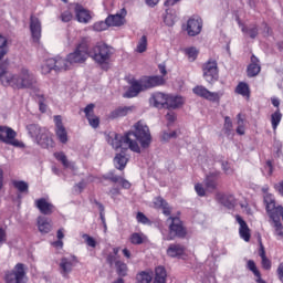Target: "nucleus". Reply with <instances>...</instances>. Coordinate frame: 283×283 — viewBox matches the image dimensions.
<instances>
[{"mask_svg": "<svg viewBox=\"0 0 283 283\" xmlns=\"http://www.w3.org/2000/svg\"><path fill=\"white\" fill-rule=\"evenodd\" d=\"M151 132L149 126L143 120H138L133 125V129L120 135L118 133H109L107 143L116 151L118 149H130L135 154H140L142 149H149L151 146Z\"/></svg>", "mask_w": 283, "mask_h": 283, "instance_id": "nucleus-1", "label": "nucleus"}, {"mask_svg": "<svg viewBox=\"0 0 283 283\" xmlns=\"http://www.w3.org/2000/svg\"><path fill=\"white\" fill-rule=\"evenodd\" d=\"M112 54H114L112 46L105 43H97L88 50V56L93 59L102 70H105V72L109 70V60L112 59Z\"/></svg>", "mask_w": 283, "mask_h": 283, "instance_id": "nucleus-2", "label": "nucleus"}, {"mask_svg": "<svg viewBox=\"0 0 283 283\" xmlns=\"http://www.w3.org/2000/svg\"><path fill=\"white\" fill-rule=\"evenodd\" d=\"M29 135L31 138H35V142L42 147V149H50L54 147V140L52 139V134L48 128H41L36 124H30L27 126Z\"/></svg>", "mask_w": 283, "mask_h": 283, "instance_id": "nucleus-3", "label": "nucleus"}, {"mask_svg": "<svg viewBox=\"0 0 283 283\" xmlns=\"http://www.w3.org/2000/svg\"><path fill=\"white\" fill-rule=\"evenodd\" d=\"M36 85V77L30 70L23 67L20 73L15 75L14 88L15 90H32Z\"/></svg>", "mask_w": 283, "mask_h": 283, "instance_id": "nucleus-4", "label": "nucleus"}, {"mask_svg": "<svg viewBox=\"0 0 283 283\" xmlns=\"http://www.w3.org/2000/svg\"><path fill=\"white\" fill-rule=\"evenodd\" d=\"M166 222L169 223V238L167 240H175L176 238H187V229L182 226V221L178 217H169Z\"/></svg>", "mask_w": 283, "mask_h": 283, "instance_id": "nucleus-5", "label": "nucleus"}, {"mask_svg": "<svg viewBox=\"0 0 283 283\" xmlns=\"http://www.w3.org/2000/svg\"><path fill=\"white\" fill-rule=\"evenodd\" d=\"M202 72L205 81L210 83V85H213V83L218 82V78H220L218 62L216 60H209L206 62L202 66Z\"/></svg>", "mask_w": 283, "mask_h": 283, "instance_id": "nucleus-6", "label": "nucleus"}, {"mask_svg": "<svg viewBox=\"0 0 283 283\" xmlns=\"http://www.w3.org/2000/svg\"><path fill=\"white\" fill-rule=\"evenodd\" d=\"M67 56L71 65H74V63H85L87 56H90V48H87V43H80L74 52L70 53Z\"/></svg>", "mask_w": 283, "mask_h": 283, "instance_id": "nucleus-7", "label": "nucleus"}, {"mask_svg": "<svg viewBox=\"0 0 283 283\" xmlns=\"http://www.w3.org/2000/svg\"><path fill=\"white\" fill-rule=\"evenodd\" d=\"M25 265L23 263L15 264L12 271H8L4 275L6 283H25Z\"/></svg>", "mask_w": 283, "mask_h": 283, "instance_id": "nucleus-8", "label": "nucleus"}, {"mask_svg": "<svg viewBox=\"0 0 283 283\" xmlns=\"http://www.w3.org/2000/svg\"><path fill=\"white\" fill-rule=\"evenodd\" d=\"M0 142L12 147H23V143L17 139V132L8 126H0ZM6 134V136H3Z\"/></svg>", "mask_w": 283, "mask_h": 283, "instance_id": "nucleus-9", "label": "nucleus"}, {"mask_svg": "<svg viewBox=\"0 0 283 283\" xmlns=\"http://www.w3.org/2000/svg\"><path fill=\"white\" fill-rule=\"evenodd\" d=\"M17 75L8 72V60L0 61V82L3 87H13Z\"/></svg>", "mask_w": 283, "mask_h": 283, "instance_id": "nucleus-10", "label": "nucleus"}, {"mask_svg": "<svg viewBox=\"0 0 283 283\" xmlns=\"http://www.w3.org/2000/svg\"><path fill=\"white\" fill-rule=\"evenodd\" d=\"M70 65L72 64H70L69 57H55L46 61V67H49V70H55V72H65L70 70Z\"/></svg>", "mask_w": 283, "mask_h": 283, "instance_id": "nucleus-11", "label": "nucleus"}, {"mask_svg": "<svg viewBox=\"0 0 283 283\" xmlns=\"http://www.w3.org/2000/svg\"><path fill=\"white\" fill-rule=\"evenodd\" d=\"M188 36H198L202 32V18H190L186 28Z\"/></svg>", "mask_w": 283, "mask_h": 283, "instance_id": "nucleus-12", "label": "nucleus"}, {"mask_svg": "<svg viewBox=\"0 0 283 283\" xmlns=\"http://www.w3.org/2000/svg\"><path fill=\"white\" fill-rule=\"evenodd\" d=\"M167 97L168 94L156 92L149 97L150 107H156V109H167Z\"/></svg>", "mask_w": 283, "mask_h": 283, "instance_id": "nucleus-13", "label": "nucleus"}, {"mask_svg": "<svg viewBox=\"0 0 283 283\" xmlns=\"http://www.w3.org/2000/svg\"><path fill=\"white\" fill-rule=\"evenodd\" d=\"M126 17H127V10L123 8L116 14L108 15L106 18V23H108L111 28H120V25H125Z\"/></svg>", "mask_w": 283, "mask_h": 283, "instance_id": "nucleus-14", "label": "nucleus"}, {"mask_svg": "<svg viewBox=\"0 0 283 283\" xmlns=\"http://www.w3.org/2000/svg\"><path fill=\"white\" fill-rule=\"evenodd\" d=\"M218 180H220V171H213L206 175L203 185L207 191H210V193L218 191Z\"/></svg>", "mask_w": 283, "mask_h": 283, "instance_id": "nucleus-15", "label": "nucleus"}, {"mask_svg": "<svg viewBox=\"0 0 283 283\" xmlns=\"http://www.w3.org/2000/svg\"><path fill=\"white\" fill-rule=\"evenodd\" d=\"M142 88L145 91L151 90V87H158V85H165V77L160 75L149 76L139 81Z\"/></svg>", "mask_w": 283, "mask_h": 283, "instance_id": "nucleus-16", "label": "nucleus"}, {"mask_svg": "<svg viewBox=\"0 0 283 283\" xmlns=\"http://www.w3.org/2000/svg\"><path fill=\"white\" fill-rule=\"evenodd\" d=\"M192 92L193 94H196V96H200V98H206V101H212V103H216V101H220L219 93L210 92L205 86H196Z\"/></svg>", "mask_w": 283, "mask_h": 283, "instance_id": "nucleus-17", "label": "nucleus"}, {"mask_svg": "<svg viewBox=\"0 0 283 283\" xmlns=\"http://www.w3.org/2000/svg\"><path fill=\"white\" fill-rule=\"evenodd\" d=\"M30 32L34 43H39L41 41V20L34 14L30 17Z\"/></svg>", "mask_w": 283, "mask_h": 283, "instance_id": "nucleus-18", "label": "nucleus"}, {"mask_svg": "<svg viewBox=\"0 0 283 283\" xmlns=\"http://www.w3.org/2000/svg\"><path fill=\"white\" fill-rule=\"evenodd\" d=\"M235 220L239 224V235L244 240V242L251 241V229H249V224H247V221L240 217V214L235 216Z\"/></svg>", "mask_w": 283, "mask_h": 283, "instance_id": "nucleus-19", "label": "nucleus"}, {"mask_svg": "<svg viewBox=\"0 0 283 283\" xmlns=\"http://www.w3.org/2000/svg\"><path fill=\"white\" fill-rule=\"evenodd\" d=\"M35 207L43 216H52L54 213V205L48 202L45 198L36 199Z\"/></svg>", "mask_w": 283, "mask_h": 283, "instance_id": "nucleus-20", "label": "nucleus"}, {"mask_svg": "<svg viewBox=\"0 0 283 283\" xmlns=\"http://www.w3.org/2000/svg\"><path fill=\"white\" fill-rule=\"evenodd\" d=\"M74 11H75V17L78 23H90V21L92 20V15H90V11L84 9L83 6L75 3Z\"/></svg>", "mask_w": 283, "mask_h": 283, "instance_id": "nucleus-21", "label": "nucleus"}, {"mask_svg": "<svg viewBox=\"0 0 283 283\" xmlns=\"http://www.w3.org/2000/svg\"><path fill=\"white\" fill-rule=\"evenodd\" d=\"M140 92H144L143 85L140 84V81L134 80L130 82V86L127 90V92L124 93V98H136L140 94Z\"/></svg>", "mask_w": 283, "mask_h": 283, "instance_id": "nucleus-22", "label": "nucleus"}, {"mask_svg": "<svg viewBox=\"0 0 283 283\" xmlns=\"http://www.w3.org/2000/svg\"><path fill=\"white\" fill-rule=\"evenodd\" d=\"M120 153L116 154L114 157V165L115 168L119 171H123L125 167H127V163H129V159L127 158V149L120 148Z\"/></svg>", "mask_w": 283, "mask_h": 283, "instance_id": "nucleus-23", "label": "nucleus"}, {"mask_svg": "<svg viewBox=\"0 0 283 283\" xmlns=\"http://www.w3.org/2000/svg\"><path fill=\"white\" fill-rule=\"evenodd\" d=\"M187 248L180 243H172L166 250V253L169 258H182Z\"/></svg>", "mask_w": 283, "mask_h": 283, "instance_id": "nucleus-24", "label": "nucleus"}, {"mask_svg": "<svg viewBox=\"0 0 283 283\" xmlns=\"http://www.w3.org/2000/svg\"><path fill=\"white\" fill-rule=\"evenodd\" d=\"M185 105V98L182 96L168 95L166 102V109H178Z\"/></svg>", "mask_w": 283, "mask_h": 283, "instance_id": "nucleus-25", "label": "nucleus"}, {"mask_svg": "<svg viewBox=\"0 0 283 283\" xmlns=\"http://www.w3.org/2000/svg\"><path fill=\"white\" fill-rule=\"evenodd\" d=\"M241 25V32L245 34V36H249L250 39H258V35L260 34V27L256 23H251L249 25L240 24Z\"/></svg>", "mask_w": 283, "mask_h": 283, "instance_id": "nucleus-26", "label": "nucleus"}, {"mask_svg": "<svg viewBox=\"0 0 283 283\" xmlns=\"http://www.w3.org/2000/svg\"><path fill=\"white\" fill-rule=\"evenodd\" d=\"M219 202L227 207V209H234L237 205L235 197L233 195H218Z\"/></svg>", "mask_w": 283, "mask_h": 283, "instance_id": "nucleus-27", "label": "nucleus"}, {"mask_svg": "<svg viewBox=\"0 0 283 283\" xmlns=\"http://www.w3.org/2000/svg\"><path fill=\"white\" fill-rule=\"evenodd\" d=\"M129 112H134V106H119L111 112L109 118H123V116H127Z\"/></svg>", "mask_w": 283, "mask_h": 283, "instance_id": "nucleus-28", "label": "nucleus"}, {"mask_svg": "<svg viewBox=\"0 0 283 283\" xmlns=\"http://www.w3.org/2000/svg\"><path fill=\"white\" fill-rule=\"evenodd\" d=\"M154 206L156 207V209H163L164 216L166 217L171 216V208L163 197L155 198Z\"/></svg>", "mask_w": 283, "mask_h": 283, "instance_id": "nucleus-29", "label": "nucleus"}, {"mask_svg": "<svg viewBox=\"0 0 283 283\" xmlns=\"http://www.w3.org/2000/svg\"><path fill=\"white\" fill-rule=\"evenodd\" d=\"M270 220L273 222L274 235L277 238H283V224L280 220V217L275 216V213L269 214Z\"/></svg>", "mask_w": 283, "mask_h": 283, "instance_id": "nucleus-30", "label": "nucleus"}, {"mask_svg": "<svg viewBox=\"0 0 283 283\" xmlns=\"http://www.w3.org/2000/svg\"><path fill=\"white\" fill-rule=\"evenodd\" d=\"M74 269V264L70 259L62 258L60 262V273L63 275V277H67L70 275V272Z\"/></svg>", "mask_w": 283, "mask_h": 283, "instance_id": "nucleus-31", "label": "nucleus"}, {"mask_svg": "<svg viewBox=\"0 0 283 283\" xmlns=\"http://www.w3.org/2000/svg\"><path fill=\"white\" fill-rule=\"evenodd\" d=\"M38 229L40 233H50L52 231V222L45 217H39Z\"/></svg>", "mask_w": 283, "mask_h": 283, "instance_id": "nucleus-32", "label": "nucleus"}, {"mask_svg": "<svg viewBox=\"0 0 283 283\" xmlns=\"http://www.w3.org/2000/svg\"><path fill=\"white\" fill-rule=\"evenodd\" d=\"M130 244L139 247L140 244H145L147 242V235L143 232H134L129 237Z\"/></svg>", "mask_w": 283, "mask_h": 283, "instance_id": "nucleus-33", "label": "nucleus"}, {"mask_svg": "<svg viewBox=\"0 0 283 283\" xmlns=\"http://www.w3.org/2000/svg\"><path fill=\"white\" fill-rule=\"evenodd\" d=\"M155 283H166L167 282V270L165 266L159 265L155 269Z\"/></svg>", "mask_w": 283, "mask_h": 283, "instance_id": "nucleus-34", "label": "nucleus"}, {"mask_svg": "<svg viewBox=\"0 0 283 283\" xmlns=\"http://www.w3.org/2000/svg\"><path fill=\"white\" fill-rule=\"evenodd\" d=\"M235 94L249 98L251 96V88L245 82H240L235 87Z\"/></svg>", "mask_w": 283, "mask_h": 283, "instance_id": "nucleus-35", "label": "nucleus"}, {"mask_svg": "<svg viewBox=\"0 0 283 283\" xmlns=\"http://www.w3.org/2000/svg\"><path fill=\"white\" fill-rule=\"evenodd\" d=\"M115 268H116V273L117 275H119V277H126L127 271H129V269L127 268V263L120 260H117L115 262Z\"/></svg>", "mask_w": 283, "mask_h": 283, "instance_id": "nucleus-36", "label": "nucleus"}, {"mask_svg": "<svg viewBox=\"0 0 283 283\" xmlns=\"http://www.w3.org/2000/svg\"><path fill=\"white\" fill-rule=\"evenodd\" d=\"M151 280H154V276L147 271H142L136 275L137 283H151Z\"/></svg>", "mask_w": 283, "mask_h": 283, "instance_id": "nucleus-37", "label": "nucleus"}, {"mask_svg": "<svg viewBox=\"0 0 283 283\" xmlns=\"http://www.w3.org/2000/svg\"><path fill=\"white\" fill-rule=\"evenodd\" d=\"M55 135L62 145L67 143V130L65 129V126L55 128Z\"/></svg>", "mask_w": 283, "mask_h": 283, "instance_id": "nucleus-38", "label": "nucleus"}, {"mask_svg": "<svg viewBox=\"0 0 283 283\" xmlns=\"http://www.w3.org/2000/svg\"><path fill=\"white\" fill-rule=\"evenodd\" d=\"M282 122V113L280 112V108H277L272 115H271V124L272 129H277V125Z\"/></svg>", "mask_w": 283, "mask_h": 283, "instance_id": "nucleus-39", "label": "nucleus"}, {"mask_svg": "<svg viewBox=\"0 0 283 283\" xmlns=\"http://www.w3.org/2000/svg\"><path fill=\"white\" fill-rule=\"evenodd\" d=\"M13 187L15 189H18V191L20 193H28L30 186L28 185V182L23 181V180H14L13 181Z\"/></svg>", "mask_w": 283, "mask_h": 283, "instance_id": "nucleus-40", "label": "nucleus"}, {"mask_svg": "<svg viewBox=\"0 0 283 283\" xmlns=\"http://www.w3.org/2000/svg\"><path fill=\"white\" fill-rule=\"evenodd\" d=\"M54 156L56 160L62 163L63 167H65L66 169H70V167H74V164L67 160V156H65L64 153H55Z\"/></svg>", "mask_w": 283, "mask_h": 283, "instance_id": "nucleus-41", "label": "nucleus"}, {"mask_svg": "<svg viewBox=\"0 0 283 283\" xmlns=\"http://www.w3.org/2000/svg\"><path fill=\"white\" fill-rule=\"evenodd\" d=\"M8 54V39L0 34V61Z\"/></svg>", "mask_w": 283, "mask_h": 283, "instance_id": "nucleus-42", "label": "nucleus"}, {"mask_svg": "<svg viewBox=\"0 0 283 283\" xmlns=\"http://www.w3.org/2000/svg\"><path fill=\"white\" fill-rule=\"evenodd\" d=\"M262 67L260 64H250L248 65V76L249 78H253V76H258L260 74Z\"/></svg>", "mask_w": 283, "mask_h": 283, "instance_id": "nucleus-43", "label": "nucleus"}, {"mask_svg": "<svg viewBox=\"0 0 283 283\" xmlns=\"http://www.w3.org/2000/svg\"><path fill=\"white\" fill-rule=\"evenodd\" d=\"M223 132L227 136H231V132H233V122L229 116L224 117Z\"/></svg>", "mask_w": 283, "mask_h": 283, "instance_id": "nucleus-44", "label": "nucleus"}, {"mask_svg": "<svg viewBox=\"0 0 283 283\" xmlns=\"http://www.w3.org/2000/svg\"><path fill=\"white\" fill-rule=\"evenodd\" d=\"M136 52L138 54H143V52H147V35H143L137 44Z\"/></svg>", "mask_w": 283, "mask_h": 283, "instance_id": "nucleus-45", "label": "nucleus"}, {"mask_svg": "<svg viewBox=\"0 0 283 283\" xmlns=\"http://www.w3.org/2000/svg\"><path fill=\"white\" fill-rule=\"evenodd\" d=\"M107 28H111L109 23H107V18L105 21L95 22L93 25L95 32H103L104 30H107Z\"/></svg>", "mask_w": 283, "mask_h": 283, "instance_id": "nucleus-46", "label": "nucleus"}, {"mask_svg": "<svg viewBox=\"0 0 283 283\" xmlns=\"http://www.w3.org/2000/svg\"><path fill=\"white\" fill-rule=\"evenodd\" d=\"M97 209L99 210V218L104 227V230L107 231V222L105 221V206H103V203L99 202L97 203Z\"/></svg>", "mask_w": 283, "mask_h": 283, "instance_id": "nucleus-47", "label": "nucleus"}, {"mask_svg": "<svg viewBox=\"0 0 283 283\" xmlns=\"http://www.w3.org/2000/svg\"><path fill=\"white\" fill-rule=\"evenodd\" d=\"M186 54L190 61H196L198 59V49L196 48H188L186 49Z\"/></svg>", "mask_w": 283, "mask_h": 283, "instance_id": "nucleus-48", "label": "nucleus"}, {"mask_svg": "<svg viewBox=\"0 0 283 283\" xmlns=\"http://www.w3.org/2000/svg\"><path fill=\"white\" fill-rule=\"evenodd\" d=\"M86 118H87L91 127H93V129H96L98 127V125H101V119L96 115H91Z\"/></svg>", "mask_w": 283, "mask_h": 283, "instance_id": "nucleus-49", "label": "nucleus"}, {"mask_svg": "<svg viewBox=\"0 0 283 283\" xmlns=\"http://www.w3.org/2000/svg\"><path fill=\"white\" fill-rule=\"evenodd\" d=\"M247 266H248L249 271H252V273L255 275V277H260V270H258V266L255 265V261L249 260Z\"/></svg>", "mask_w": 283, "mask_h": 283, "instance_id": "nucleus-50", "label": "nucleus"}, {"mask_svg": "<svg viewBox=\"0 0 283 283\" xmlns=\"http://www.w3.org/2000/svg\"><path fill=\"white\" fill-rule=\"evenodd\" d=\"M82 238L87 244V247H92V249H96V240L93 237H90V234H83Z\"/></svg>", "mask_w": 283, "mask_h": 283, "instance_id": "nucleus-51", "label": "nucleus"}, {"mask_svg": "<svg viewBox=\"0 0 283 283\" xmlns=\"http://www.w3.org/2000/svg\"><path fill=\"white\" fill-rule=\"evenodd\" d=\"M104 180H109L111 182H120V176L115 175L114 172H108L103 176Z\"/></svg>", "mask_w": 283, "mask_h": 283, "instance_id": "nucleus-52", "label": "nucleus"}, {"mask_svg": "<svg viewBox=\"0 0 283 283\" xmlns=\"http://www.w3.org/2000/svg\"><path fill=\"white\" fill-rule=\"evenodd\" d=\"M195 191L200 198H205V196H207V189H205V186H202V184H197L195 186Z\"/></svg>", "mask_w": 283, "mask_h": 283, "instance_id": "nucleus-53", "label": "nucleus"}, {"mask_svg": "<svg viewBox=\"0 0 283 283\" xmlns=\"http://www.w3.org/2000/svg\"><path fill=\"white\" fill-rule=\"evenodd\" d=\"M136 220L140 224H149V218H147L143 212H137Z\"/></svg>", "mask_w": 283, "mask_h": 283, "instance_id": "nucleus-54", "label": "nucleus"}, {"mask_svg": "<svg viewBox=\"0 0 283 283\" xmlns=\"http://www.w3.org/2000/svg\"><path fill=\"white\" fill-rule=\"evenodd\" d=\"M221 167L227 176H231V174H233V168H231V164H229V161H222Z\"/></svg>", "mask_w": 283, "mask_h": 283, "instance_id": "nucleus-55", "label": "nucleus"}, {"mask_svg": "<svg viewBox=\"0 0 283 283\" xmlns=\"http://www.w3.org/2000/svg\"><path fill=\"white\" fill-rule=\"evenodd\" d=\"M262 34L263 36H271V34H273V30L271 29V27H269V24L266 22H262Z\"/></svg>", "mask_w": 283, "mask_h": 283, "instance_id": "nucleus-56", "label": "nucleus"}, {"mask_svg": "<svg viewBox=\"0 0 283 283\" xmlns=\"http://www.w3.org/2000/svg\"><path fill=\"white\" fill-rule=\"evenodd\" d=\"M164 23L165 25H168L169 28H171L174 25V20H171V15H169V9H166V14L164 17Z\"/></svg>", "mask_w": 283, "mask_h": 283, "instance_id": "nucleus-57", "label": "nucleus"}, {"mask_svg": "<svg viewBox=\"0 0 283 283\" xmlns=\"http://www.w3.org/2000/svg\"><path fill=\"white\" fill-rule=\"evenodd\" d=\"M73 19L72 12L71 11H64L61 14V21H63V23H70V20Z\"/></svg>", "mask_w": 283, "mask_h": 283, "instance_id": "nucleus-58", "label": "nucleus"}, {"mask_svg": "<svg viewBox=\"0 0 283 283\" xmlns=\"http://www.w3.org/2000/svg\"><path fill=\"white\" fill-rule=\"evenodd\" d=\"M84 114H85L86 118H88L90 116H94V104H88L84 108Z\"/></svg>", "mask_w": 283, "mask_h": 283, "instance_id": "nucleus-59", "label": "nucleus"}, {"mask_svg": "<svg viewBox=\"0 0 283 283\" xmlns=\"http://www.w3.org/2000/svg\"><path fill=\"white\" fill-rule=\"evenodd\" d=\"M261 264H262V268L265 270V271H269L271 270V260H269V258L266 256H263L261 258Z\"/></svg>", "mask_w": 283, "mask_h": 283, "instance_id": "nucleus-60", "label": "nucleus"}, {"mask_svg": "<svg viewBox=\"0 0 283 283\" xmlns=\"http://www.w3.org/2000/svg\"><path fill=\"white\" fill-rule=\"evenodd\" d=\"M177 136L178 135H177L176 130H174L171 133L164 132L161 138H163V140H169L171 138H176Z\"/></svg>", "mask_w": 283, "mask_h": 283, "instance_id": "nucleus-61", "label": "nucleus"}, {"mask_svg": "<svg viewBox=\"0 0 283 283\" xmlns=\"http://www.w3.org/2000/svg\"><path fill=\"white\" fill-rule=\"evenodd\" d=\"M118 182L120 184L122 189H132V184L127 179L120 177Z\"/></svg>", "mask_w": 283, "mask_h": 283, "instance_id": "nucleus-62", "label": "nucleus"}, {"mask_svg": "<svg viewBox=\"0 0 283 283\" xmlns=\"http://www.w3.org/2000/svg\"><path fill=\"white\" fill-rule=\"evenodd\" d=\"M54 123H55V129H59L63 126V118L61 117V115H55L54 116Z\"/></svg>", "mask_w": 283, "mask_h": 283, "instance_id": "nucleus-63", "label": "nucleus"}, {"mask_svg": "<svg viewBox=\"0 0 283 283\" xmlns=\"http://www.w3.org/2000/svg\"><path fill=\"white\" fill-rule=\"evenodd\" d=\"M279 280L283 283V264H280L277 270Z\"/></svg>", "mask_w": 283, "mask_h": 283, "instance_id": "nucleus-64", "label": "nucleus"}]
</instances>
